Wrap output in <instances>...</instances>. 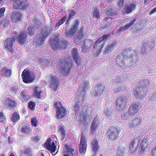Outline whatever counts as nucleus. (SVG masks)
I'll list each match as a JSON object with an SVG mask.
<instances>
[{
	"label": "nucleus",
	"instance_id": "obj_32",
	"mask_svg": "<svg viewBox=\"0 0 156 156\" xmlns=\"http://www.w3.org/2000/svg\"><path fill=\"white\" fill-rule=\"evenodd\" d=\"M31 149L28 147L25 146L21 151V156H29L31 155Z\"/></svg>",
	"mask_w": 156,
	"mask_h": 156
},
{
	"label": "nucleus",
	"instance_id": "obj_30",
	"mask_svg": "<svg viewBox=\"0 0 156 156\" xmlns=\"http://www.w3.org/2000/svg\"><path fill=\"white\" fill-rule=\"evenodd\" d=\"M34 92L33 95L36 97L40 98H41V94L42 92V90L40 87L39 86H36L33 88Z\"/></svg>",
	"mask_w": 156,
	"mask_h": 156
},
{
	"label": "nucleus",
	"instance_id": "obj_5",
	"mask_svg": "<svg viewBox=\"0 0 156 156\" xmlns=\"http://www.w3.org/2000/svg\"><path fill=\"white\" fill-rule=\"evenodd\" d=\"M69 42L66 40H60L58 36H55V38L50 41V44L54 50H57L59 48H65L68 44Z\"/></svg>",
	"mask_w": 156,
	"mask_h": 156
},
{
	"label": "nucleus",
	"instance_id": "obj_35",
	"mask_svg": "<svg viewBox=\"0 0 156 156\" xmlns=\"http://www.w3.org/2000/svg\"><path fill=\"white\" fill-rule=\"evenodd\" d=\"M84 35V28L82 27L80 29L78 35L75 39V42L79 41L83 37Z\"/></svg>",
	"mask_w": 156,
	"mask_h": 156
},
{
	"label": "nucleus",
	"instance_id": "obj_40",
	"mask_svg": "<svg viewBox=\"0 0 156 156\" xmlns=\"http://www.w3.org/2000/svg\"><path fill=\"white\" fill-rule=\"evenodd\" d=\"M98 119L95 118L93 121L91 126V130L93 133L96 130L98 126Z\"/></svg>",
	"mask_w": 156,
	"mask_h": 156
},
{
	"label": "nucleus",
	"instance_id": "obj_3",
	"mask_svg": "<svg viewBox=\"0 0 156 156\" xmlns=\"http://www.w3.org/2000/svg\"><path fill=\"white\" fill-rule=\"evenodd\" d=\"M109 35L106 34L100 37L96 42L93 46V51L94 55L97 56L101 52L102 48L104 47L108 40Z\"/></svg>",
	"mask_w": 156,
	"mask_h": 156
},
{
	"label": "nucleus",
	"instance_id": "obj_59",
	"mask_svg": "<svg viewBox=\"0 0 156 156\" xmlns=\"http://www.w3.org/2000/svg\"><path fill=\"white\" fill-rule=\"evenodd\" d=\"M5 10V7H2L0 9V17L4 16Z\"/></svg>",
	"mask_w": 156,
	"mask_h": 156
},
{
	"label": "nucleus",
	"instance_id": "obj_20",
	"mask_svg": "<svg viewBox=\"0 0 156 156\" xmlns=\"http://www.w3.org/2000/svg\"><path fill=\"white\" fill-rule=\"evenodd\" d=\"M72 57L74 61L75 62L76 65L80 66L81 64V58L79 55L78 50L76 48H74L72 52Z\"/></svg>",
	"mask_w": 156,
	"mask_h": 156
},
{
	"label": "nucleus",
	"instance_id": "obj_63",
	"mask_svg": "<svg viewBox=\"0 0 156 156\" xmlns=\"http://www.w3.org/2000/svg\"><path fill=\"white\" fill-rule=\"evenodd\" d=\"M5 120V118L3 114L1 112H0V122H2L4 121Z\"/></svg>",
	"mask_w": 156,
	"mask_h": 156
},
{
	"label": "nucleus",
	"instance_id": "obj_42",
	"mask_svg": "<svg viewBox=\"0 0 156 156\" xmlns=\"http://www.w3.org/2000/svg\"><path fill=\"white\" fill-rule=\"evenodd\" d=\"M79 101H78L74 106V110L76 112V113L77 112L79 109V106L82 105L83 104V103H82L81 101H82V98L81 97H79Z\"/></svg>",
	"mask_w": 156,
	"mask_h": 156
},
{
	"label": "nucleus",
	"instance_id": "obj_9",
	"mask_svg": "<svg viewBox=\"0 0 156 156\" xmlns=\"http://www.w3.org/2000/svg\"><path fill=\"white\" fill-rule=\"evenodd\" d=\"M79 87L80 89V94L82 95V96H80L82 98L81 103H84L86 93L87 90H89L90 87L89 82L88 81H82Z\"/></svg>",
	"mask_w": 156,
	"mask_h": 156
},
{
	"label": "nucleus",
	"instance_id": "obj_44",
	"mask_svg": "<svg viewBox=\"0 0 156 156\" xmlns=\"http://www.w3.org/2000/svg\"><path fill=\"white\" fill-rule=\"evenodd\" d=\"M80 23V21L77 20H75V23L73 24L71 28L72 31H73L76 33L78 30V27Z\"/></svg>",
	"mask_w": 156,
	"mask_h": 156
},
{
	"label": "nucleus",
	"instance_id": "obj_46",
	"mask_svg": "<svg viewBox=\"0 0 156 156\" xmlns=\"http://www.w3.org/2000/svg\"><path fill=\"white\" fill-rule=\"evenodd\" d=\"M19 119L20 115L18 113L16 112L13 114L11 120L13 122H17Z\"/></svg>",
	"mask_w": 156,
	"mask_h": 156
},
{
	"label": "nucleus",
	"instance_id": "obj_8",
	"mask_svg": "<svg viewBox=\"0 0 156 156\" xmlns=\"http://www.w3.org/2000/svg\"><path fill=\"white\" fill-rule=\"evenodd\" d=\"M105 85L102 83H99L96 85L91 90V95L96 97H100L104 91Z\"/></svg>",
	"mask_w": 156,
	"mask_h": 156
},
{
	"label": "nucleus",
	"instance_id": "obj_55",
	"mask_svg": "<svg viewBox=\"0 0 156 156\" xmlns=\"http://www.w3.org/2000/svg\"><path fill=\"white\" fill-rule=\"evenodd\" d=\"M126 149L124 147H119L118 150L117 154L122 155L126 150Z\"/></svg>",
	"mask_w": 156,
	"mask_h": 156
},
{
	"label": "nucleus",
	"instance_id": "obj_25",
	"mask_svg": "<svg viewBox=\"0 0 156 156\" xmlns=\"http://www.w3.org/2000/svg\"><path fill=\"white\" fill-rule=\"evenodd\" d=\"M27 34L25 31L22 32L20 33L19 36L18 35V42L21 44H23L27 40Z\"/></svg>",
	"mask_w": 156,
	"mask_h": 156
},
{
	"label": "nucleus",
	"instance_id": "obj_54",
	"mask_svg": "<svg viewBox=\"0 0 156 156\" xmlns=\"http://www.w3.org/2000/svg\"><path fill=\"white\" fill-rule=\"evenodd\" d=\"M69 14V19H71L73 18V17L76 14V12L73 10H70L68 12Z\"/></svg>",
	"mask_w": 156,
	"mask_h": 156
},
{
	"label": "nucleus",
	"instance_id": "obj_18",
	"mask_svg": "<svg viewBox=\"0 0 156 156\" xmlns=\"http://www.w3.org/2000/svg\"><path fill=\"white\" fill-rule=\"evenodd\" d=\"M81 135V137L79 145V149L80 153H83L86 151L87 145L86 141L85 140V136H83V132L82 133Z\"/></svg>",
	"mask_w": 156,
	"mask_h": 156
},
{
	"label": "nucleus",
	"instance_id": "obj_41",
	"mask_svg": "<svg viewBox=\"0 0 156 156\" xmlns=\"http://www.w3.org/2000/svg\"><path fill=\"white\" fill-rule=\"evenodd\" d=\"M111 19L110 18H106L105 19V24L104 26V28L105 29H109L111 27V24L110 22L111 21Z\"/></svg>",
	"mask_w": 156,
	"mask_h": 156
},
{
	"label": "nucleus",
	"instance_id": "obj_4",
	"mask_svg": "<svg viewBox=\"0 0 156 156\" xmlns=\"http://www.w3.org/2000/svg\"><path fill=\"white\" fill-rule=\"evenodd\" d=\"M73 66L72 60L69 58H67L60 63L58 69L64 75H67Z\"/></svg>",
	"mask_w": 156,
	"mask_h": 156
},
{
	"label": "nucleus",
	"instance_id": "obj_58",
	"mask_svg": "<svg viewBox=\"0 0 156 156\" xmlns=\"http://www.w3.org/2000/svg\"><path fill=\"white\" fill-rule=\"evenodd\" d=\"M35 105L34 103L32 101H30L28 104V107L31 110H34Z\"/></svg>",
	"mask_w": 156,
	"mask_h": 156
},
{
	"label": "nucleus",
	"instance_id": "obj_48",
	"mask_svg": "<svg viewBox=\"0 0 156 156\" xmlns=\"http://www.w3.org/2000/svg\"><path fill=\"white\" fill-rule=\"evenodd\" d=\"M66 17V16H64L60 20L58 21V22L56 23L55 26V27L58 28L61 25L63 24L65 21Z\"/></svg>",
	"mask_w": 156,
	"mask_h": 156
},
{
	"label": "nucleus",
	"instance_id": "obj_23",
	"mask_svg": "<svg viewBox=\"0 0 156 156\" xmlns=\"http://www.w3.org/2000/svg\"><path fill=\"white\" fill-rule=\"evenodd\" d=\"M5 106L10 109H14L16 106V102L9 98H6L5 99Z\"/></svg>",
	"mask_w": 156,
	"mask_h": 156
},
{
	"label": "nucleus",
	"instance_id": "obj_1",
	"mask_svg": "<svg viewBox=\"0 0 156 156\" xmlns=\"http://www.w3.org/2000/svg\"><path fill=\"white\" fill-rule=\"evenodd\" d=\"M136 51L131 50L128 48L124 50L122 52V54L120 56H118L116 58L117 63L120 67L124 68L126 66H131L132 64H128L126 62V59H129L133 60V62H135L136 59Z\"/></svg>",
	"mask_w": 156,
	"mask_h": 156
},
{
	"label": "nucleus",
	"instance_id": "obj_39",
	"mask_svg": "<svg viewBox=\"0 0 156 156\" xmlns=\"http://www.w3.org/2000/svg\"><path fill=\"white\" fill-rule=\"evenodd\" d=\"M148 45L146 43H144L142 45L140 51L142 55H145L147 54V53L149 52V51H148Z\"/></svg>",
	"mask_w": 156,
	"mask_h": 156
},
{
	"label": "nucleus",
	"instance_id": "obj_47",
	"mask_svg": "<svg viewBox=\"0 0 156 156\" xmlns=\"http://www.w3.org/2000/svg\"><path fill=\"white\" fill-rule=\"evenodd\" d=\"M106 14L108 16H114L118 14L112 8H109L106 11Z\"/></svg>",
	"mask_w": 156,
	"mask_h": 156
},
{
	"label": "nucleus",
	"instance_id": "obj_16",
	"mask_svg": "<svg viewBox=\"0 0 156 156\" xmlns=\"http://www.w3.org/2000/svg\"><path fill=\"white\" fill-rule=\"evenodd\" d=\"M51 138H48L47 139L46 142L44 144V146L46 147L48 150H49L52 153L53 155H55L58 153V151L56 152L55 154L54 153L56 151V146L55 145V143L54 142L51 143L50 141Z\"/></svg>",
	"mask_w": 156,
	"mask_h": 156
},
{
	"label": "nucleus",
	"instance_id": "obj_61",
	"mask_svg": "<svg viewBox=\"0 0 156 156\" xmlns=\"http://www.w3.org/2000/svg\"><path fill=\"white\" fill-rule=\"evenodd\" d=\"M41 65L43 64L45 66H48L49 63V61L48 60H42L41 63Z\"/></svg>",
	"mask_w": 156,
	"mask_h": 156
},
{
	"label": "nucleus",
	"instance_id": "obj_36",
	"mask_svg": "<svg viewBox=\"0 0 156 156\" xmlns=\"http://www.w3.org/2000/svg\"><path fill=\"white\" fill-rule=\"evenodd\" d=\"M21 131L23 133H26L30 132L31 129L28 124L24 123L21 128Z\"/></svg>",
	"mask_w": 156,
	"mask_h": 156
},
{
	"label": "nucleus",
	"instance_id": "obj_24",
	"mask_svg": "<svg viewBox=\"0 0 156 156\" xmlns=\"http://www.w3.org/2000/svg\"><path fill=\"white\" fill-rule=\"evenodd\" d=\"M50 80L51 81V87L55 90L57 89L59 84V80L57 77L53 75L50 76Z\"/></svg>",
	"mask_w": 156,
	"mask_h": 156
},
{
	"label": "nucleus",
	"instance_id": "obj_13",
	"mask_svg": "<svg viewBox=\"0 0 156 156\" xmlns=\"http://www.w3.org/2000/svg\"><path fill=\"white\" fill-rule=\"evenodd\" d=\"M116 108L119 110L124 108L126 105V97L121 96L118 98L115 103Z\"/></svg>",
	"mask_w": 156,
	"mask_h": 156
},
{
	"label": "nucleus",
	"instance_id": "obj_33",
	"mask_svg": "<svg viewBox=\"0 0 156 156\" xmlns=\"http://www.w3.org/2000/svg\"><path fill=\"white\" fill-rule=\"evenodd\" d=\"M146 139H143L139 147V151L140 154H143L144 152L145 147L146 146Z\"/></svg>",
	"mask_w": 156,
	"mask_h": 156
},
{
	"label": "nucleus",
	"instance_id": "obj_19",
	"mask_svg": "<svg viewBox=\"0 0 156 156\" xmlns=\"http://www.w3.org/2000/svg\"><path fill=\"white\" fill-rule=\"evenodd\" d=\"M23 18L22 13L19 11H14L11 14V19L13 22L21 21Z\"/></svg>",
	"mask_w": 156,
	"mask_h": 156
},
{
	"label": "nucleus",
	"instance_id": "obj_50",
	"mask_svg": "<svg viewBox=\"0 0 156 156\" xmlns=\"http://www.w3.org/2000/svg\"><path fill=\"white\" fill-rule=\"evenodd\" d=\"M137 18H133V20L130 21V22L129 23H127L125 26H124L125 29L126 30L129 29L132 25L134 23L136 20Z\"/></svg>",
	"mask_w": 156,
	"mask_h": 156
},
{
	"label": "nucleus",
	"instance_id": "obj_64",
	"mask_svg": "<svg viewBox=\"0 0 156 156\" xmlns=\"http://www.w3.org/2000/svg\"><path fill=\"white\" fill-rule=\"evenodd\" d=\"M40 139V137L38 136H34L32 138V140L35 142H38Z\"/></svg>",
	"mask_w": 156,
	"mask_h": 156
},
{
	"label": "nucleus",
	"instance_id": "obj_11",
	"mask_svg": "<svg viewBox=\"0 0 156 156\" xmlns=\"http://www.w3.org/2000/svg\"><path fill=\"white\" fill-rule=\"evenodd\" d=\"M55 106L57 109L56 116L57 118L60 119L65 116L66 110L63 107L60 102H56L55 104Z\"/></svg>",
	"mask_w": 156,
	"mask_h": 156
},
{
	"label": "nucleus",
	"instance_id": "obj_10",
	"mask_svg": "<svg viewBox=\"0 0 156 156\" xmlns=\"http://www.w3.org/2000/svg\"><path fill=\"white\" fill-rule=\"evenodd\" d=\"M13 7L15 9H26L28 6L26 0H15L13 2Z\"/></svg>",
	"mask_w": 156,
	"mask_h": 156
},
{
	"label": "nucleus",
	"instance_id": "obj_2",
	"mask_svg": "<svg viewBox=\"0 0 156 156\" xmlns=\"http://www.w3.org/2000/svg\"><path fill=\"white\" fill-rule=\"evenodd\" d=\"M51 28L48 26L44 27L41 31L38 36H36L34 40L38 46H41L47 38L51 32Z\"/></svg>",
	"mask_w": 156,
	"mask_h": 156
},
{
	"label": "nucleus",
	"instance_id": "obj_49",
	"mask_svg": "<svg viewBox=\"0 0 156 156\" xmlns=\"http://www.w3.org/2000/svg\"><path fill=\"white\" fill-rule=\"evenodd\" d=\"M103 115L105 116L109 117L112 115V112L110 109L105 108L104 110Z\"/></svg>",
	"mask_w": 156,
	"mask_h": 156
},
{
	"label": "nucleus",
	"instance_id": "obj_37",
	"mask_svg": "<svg viewBox=\"0 0 156 156\" xmlns=\"http://www.w3.org/2000/svg\"><path fill=\"white\" fill-rule=\"evenodd\" d=\"M11 73V70L5 67L1 70V74L4 76H9Z\"/></svg>",
	"mask_w": 156,
	"mask_h": 156
},
{
	"label": "nucleus",
	"instance_id": "obj_7",
	"mask_svg": "<svg viewBox=\"0 0 156 156\" xmlns=\"http://www.w3.org/2000/svg\"><path fill=\"white\" fill-rule=\"evenodd\" d=\"M18 33L14 31L12 34V38L6 39L4 42L5 48H6L8 51L12 53L13 51L12 46L15 39L17 38Z\"/></svg>",
	"mask_w": 156,
	"mask_h": 156
},
{
	"label": "nucleus",
	"instance_id": "obj_15",
	"mask_svg": "<svg viewBox=\"0 0 156 156\" xmlns=\"http://www.w3.org/2000/svg\"><path fill=\"white\" fill-rule=\"evenodd\" d=\"M22 76L23 81L25 83L31 82L34 78V76L31 75L30 71L27 69H25L23 72Z\"/></svg>",
	"mask_w": 156,
	"mask_h": 156
},
{
	"label": "nucleus",
	"instance_id": "obj_62",
	"mask_svg": "<svg viewBox=\"0 0 156 156\" xmlns=\"http://www.w3.org/2000/svg\"><path fill=\"white\" fill-rule=\"evenodd\" d=\"M151 156H156V146L151 151Z\"/></svg>",
	"mask_w": 156,
	"mask_h": 156
},
{
	"label": "nucleus",
	"instance_id": "obj_52",
	"mask_svg": "<svg viewBox=\"0 0 156 156\" xmlns=\"http://www.w3.org/2000/svg\"><path fill=\"white\" fill-rule=\"evenodd\" d=\"M59 132L60 134H61V138L63 140L65 137V131L62 126H59Z\"/></svg>",
	"mask_w": 156,
	"mask_h": 156
},
{
	"label": "nucleus",
	"instance_id": "obj_45",
	"mask_svg": "<svg viewBox=\"0 0 156 156\" xmlns=\"http://www.w3.org/2000/svg\"><path fill=\"white\" fill-rule=\"evenodd\" d=\"M81 114L80 117V124L81 126L83 125L86 123V119L87 118V115H82Z\"/></svg>",
	"mask_w": 156,
	"mask_h": 156
},
{
	"label": "nucleus",
	"instance_id": "obj_14",
	"mask_svg": "<svg viewBox=\"0 0 156 156\" xmlns=\"http://www.w3.org/2000/svg\"><path fill=\"white\" fill-rule=\"evenodd\" d=\"M119 132L117 129L112 127L107 131V138L108 139L114 140L118 138Z\"/></svg>",
	"mask_w": 156,
	"mask_h": 156
},
{
	"label": "nucleus",
	"instance_id": "obj_31",
	"mask_svg": "<svg viewBox=\"0 0 156 156\" xmlns=\"http://www.w3.org/2000/svg\"><path fill=\"white\" fill-rule=\"evenodd\" d=\"M138 146V144H136L135 140H133L129 144V150L131 153H133L137 149Z\"/></svg>",
	"mask_w": 156,
	"mask_h": 156
},
{
	"label": "nucleus",
	"instance_id": "obj_57",
	"mask_svg": "<svg viewBox=\"0 0 156 156\" xmlns=\"http://www.w3.org/2000/svg\"><path fill=\"white\" fill-rule=\"evenodd\" d=\"M31 123L33 126L36 127L38 124V121L36 118H32L31 120Z\"/></svg>",
	"mask_w": 156,
	"mask_h": 156
},
{
	"label": "nucleus",
	"instance_id": "obj_28",
	"mask_svg": "<svg viewBox=\"0 0 156 156\" xmlns=\"http://www.w3.org/2000/svg\"><path fill=\"white\" fill-rule=\"evenodd\" d=\"M141 122V120L140 118H136L129 123V127L130 128L135 127Z\"/></svg>",
	"mask_w": 156,
	"mask_h": 156
},
{
	"label": "nucleus",
	"instance_id": "obj_17",
	"mask_svg": "<svg viewBox=\"0 0 156 156\" xmlns=\"http://www.w3.org/2000/svg\"><path fill=\"white\" fill-rule=\"evenodd\" d=\"M134 94L137 98L143 99L146 96V93H145L142 87H135L133 90Z\"/></svg>",
	"mask_w": 156,
	"mask_h": 156
},
{
	"label": "nucleus",
	"instance_id": "obj_21",
	"mask_svg": "<svg viewBox=\"0 0 156 156\" xmlns=\"http://www.w3.org/2000/svg\"><path fill=\"white\" fill-rule=\"evenodd\" d=\"M139 109L138 103H133L129 108L128 114L131 116L136 113Z\"/></svg>",
	"mask_w": 156,
	"mask_h": 156
},
{
	"label": "nucleus",
	"instance_id": "obj_51",
	"mask_svg": "<svg viewBox=\"0 0 156 156\" xmlns=\"http://www.w3.org/2000/svg\"><path fill=\"white\" fill-rule=\"evenodd\" d=\"M21 99L22 101H23L25 100H27L30 98V96L26 94L23 91H21Z\"/></svg>",
	"mask_w": 156,
	"mask_h": 156
},
{
	"label": "nucleus",
	"instance_id": "obj_43",
	"mask_svg": "<svg viewBox=\"0 0 156 156\" xmlns=\"http://www.w3.org/2000/svg\"><path fill=\"white\" fill-rule=\"evenodd\" d=\"M92 14L94 18L98 19L100 17L99 9L96 8H94Z\"/></svg>",
	"mask_w": 156,
	"mask_h": 156
},
{
	"label": "nucleus",
	"instance_id": "obj_12",
	"mask_svg": "<svg viewBox=\"0 0 156 156\" xmlns=\"http://www.w3.org/2000/svg\"><path fill=\"white\" fill-rule=\"evenodd\" d=\"M112 83L113 85H116L117 87L115 88L114 90V92L117 93L124 88V85L122 83V79L119 76H116L113 79Z\"/></svg>",
	"mask_w": 156,
	"mask_h": 156
},
{
	"label": "nucleus",
	"instance_id": "obj_22",
	"mask_svg": "<svg viewBox=\"0 0 156 156\" xmlns=\"http://www.w3.org/2000/svg\"><path fill=\"white\" fill-rule=\"evenodd\" d=\"M41 23L40 21L35 20L32 26L28 28L27 31L30 35H32L34 33L35 29L39 28L41 26Z\"/></svg>",
	"mask_w": 156,
	"mask_h": 156
},
{
	"label": "nucleus",
	"instance_id": "obj_27",
	"mask_svg": "<svg viewBox=\"0 0 156 156\" xmlns=\"http://www.w3.org/2000/svg\"><path fill=\"white\" fill-rule=\"evenodd\" d=\"M116 43L115 42H112L109 43L104 51L105 54L106 55L110 53L114 50V47Z\"/></svg>",
	"mask_w": 156,
	"mask_h": 156
},
{
	"label": "nucleus",
	"instance_id": "obj_60",
	"mask_svg": "<svg viewBox=\"0 0 156 156\" xmlns=\"http://www.w3.org/2000/svg\"><path fill=\"white\" fill-rule=\"evenodd\" d=\"M66 148L67 149V150L69 152H71L72 154H74V149L71 148L69 147V146L68 145H66Z\"/></svg>",
	"mask_w": 156,
	"mask_h": 156
},
{
	"label": "nucleus",
	"instance_id": "obj_26",
	"mask_svg": "<svg viewBox=\"0 0 156 156\" xmlns=\"http://www.w3.org/2000/svg\"><path fill=\"white\" fill-rule=\"evenodd\" d=\"M136 7V5L134 3L127 4L125 7V12L126 13H129L135 9Z\"/></svg>",
	"mask_w": 156,
	"mask_h": 156
},
{
	"label": "nucleus",
	"instance_id": "obj_6",
	"mask_svg": "<svg viewBox=\"0 0 156 156\" xmlns=\"http://www.w3.org/2000/svg\"><path fill=\"white\" fill-rule=\"evenodd\" d=\"M18 33L14 31L12 34V38L6 39L4 42L5 48H6L8 51L12 53L13 51L12 46L15 39L17 38Z\"/></svg>",
	"mask_w": 156,
	"mask_h": 156
},
{
	"label": "nucleus",
	"instance_id": "obj_53",
	"mask_svg": "<svg viewBox=\"0 0 156 156\" xmlns=\"http://www.w3.org/2000/svg\"><path fill=\"white\" fill-rule=\"evenodd\" d=\"M9 23V20L7 19H5L1 21L0 25L2 26L5 27L7 26Z\"/></svg>",
	"mask_w": 156,
	"mask_h": 156
},
{
	"label": "nucleus",
	"instance_id": "obj_38",
	"mask_svg": "<svg viewBox=\"0 0 156 156\" xmlns=\"http://www.w3.org/2000/svg\"><path fill=\"white\" fill-rule=\"evenodd\" d=\"M150 82L147 80H144L143 85H141L140 87H142L143 90H144L145 93H147L148 88L150 87Z\"/></svg>",
	"mask_w": 156,
	"mask_h": 156
},
{
	"label": "nucleus",
	"instance_id": "obj_29",
	"mask_svg": "<svg viewBox=\"0 0 156 156\" xmlns=\"http://www.w3.org/2000/svg\"><path fill=\"white\" fill-rule=\"evenodd\" d=\"M91 147L94 152L96 153L98 151L99 146L97 140L95 139L92 140L91 142Z\"/></svg>",
	"mask_w": 156,
	"mask_h": 156
},
{
	"label": "nucleus",
	"instance_id": "obj_34",
	"mask_svg": "<svg viewBox=\"0 0 156 156\" xmlns=\"http://www.w3.org/2000/svg\"><path fill=\"white\" fill-rule=\"evenodd\" d=\"M80 44L84 45L82 47V52L83 53H86L89 51L91 48V45L88 46V45H85V41H81L80 42Z\"/></svg>",
	"mask_w": 156,
	"mask_h": 156
},
{
	"label": "nucleus",
	"instance_id": "obj_56",
	"mask_svg": "<svg viewBox=\"0 0 156 156\" xmlns=\"http://www.w3.org/2000/svg\"><path fill=\"white\" fill-rule=\"evenodd\" d=\"M75 33L73 31H72L71 29L70 30H66L65 32V34L67 37H71Z\"/></svg>",
	"mask_w": 156,
	"mask_h": 156
}]
</instances>
